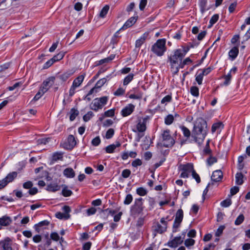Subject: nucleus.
Returning a JSON list of instances; mask_svg holds the SVG:
<instances>
[{
    "label": "nucleus",
    "mask_w": 250,
    "mask_h": 250,
    "mask_svg": "<svg viewBox=\"0 0 250 250\" xmlns=\"http://www.w3.org/2000/svg\"><path fill=\"white\" fill-rule=\"evenodd\" d=\"M187 51L183 49L174 50L168 57L170 70L173 75L177 74L181 68L182 61L185 56Z\"/></svg>",
    "instance_id": "f257e3e1"
},
{
    "label": "nucleus",
    "mask_w": 250,
    "mask_h": 250,
    "mask_svg": "<svg viewBox=\"0 0 250 250\" xmlns=\"http://www.w3.org/2000/svg\"><path fill=\"white\" fill-rule=\"evenodd\" d=\"M207 123L202 118L197 119L192 131V137L198 144H201L207 134Z\"/></svg>",
    "instance_id": "f03ea898"
},
{
    "label": "nucleus",
    "mask_w": 250,
    "mask_h": 250,
    "mask_svg": "<svg viewBox=\"0 0 250 250\" xmlns=\"http://www.w3.org/2000/svg\"><path fill=\"white\" fill-rule=\"evenodd\" d=\"M151 51L157 56L161 57L167 51L166 40L161 39L158 40L151 46Z\"/></svg>",
    "instance_id": "7ed1b4c3"
},
{
    "label": "nucleus",
    "mask_w": 250,
    "mask_h": 250,
    "mask_svg": "<svg viewBox=\"0 0 250 250\" xmlns=\"http://www.w3.org/2000/svg\"><path fill=\"white\" fill-rule=\"evenodd\" d=\"M149 117H138L135 124L132 126V131L134 132H144L146 129V125L149 121Z\"/></svg>",
    "instance_id": "20e7f679"
},
{
    "label": "nucleus",
    "mask_w": 250,
    "mask_h": 250,
    "mask_svg": "<svg viewBox=\"0 0 250 250\" xmlns=\"http://www.w3.org/2000/svg\"><path fill=\"white\" fill-rule=\"evenodd\" d=\"M162 142L159 145L165 147H171L175 144V140L171 136L170 130H164L161 134Z\"/></svg>",
    "instance_id": "39448f33"
},
{
    "label": "nucleus",
    "mask_w": 250,
    "mask_h": 250,
    "mask_svg": "<svg viewBox=\"0 0 250 250\" xmlns=\"http://www.w3.org/2000/svg\"><path fill=\"white\" fill-rule=\"evenodd\" d=\"M160 222L162 224H160L159 222L154 223L152 227L153 234L154 236L157 233L162 234L167 230V222L165 220V219L162 218Z\"/></svg>",
    "instance_id": "423d86ee"
},
{
    "label": "nucleus",
    "mask_w": 250,
    "mask_h": 250,
    "mask_svg": "<svg viewBox=\"0 0 250 250\" xmlns=\"http://www.w3.org/2000/svg\"><path fill=\"white\" fill-rule=\"evenodd\" d=\"M107 101L108 97L106 96L96 98L92 102L90 107L92 110L97 111L107 104Z\"/></svg>",
    "instance_id": "0eeeda50"
},
{
    "label": "nucleus",
    "mask_w": 250,
    "mask_h": 250,
    "mask_svg": "<svg viewBox=\"0 0 250 250\" xmlns=\"http://www.w3.org/2000/svg\"><path fill=\"white\" fill-rule=\"evenodd\" d=\"M178 168L181 171L180 177L183 178H188L190 173L192 174L194 170L193 165L190 163L186 165H180Z\"/></svg>",
    "instance_id": "6e6552de"
},
{
    "label": "nucleus",
    "mask_w": 250,
    "mask_h": 250,
    "mask_svg": "<svg viewBox=\"0 0 250 250\" xmlns=\"http://www.w3.org/2000/svg\"><path fill=\"white\" fill-rule=\"evenodd\" d=\"M85 75L83 74L77 77L73 82L69 89V96H72L76 92V89L79 87L83 81Z\"/></svg>",
    "instance_id": "1a4fd4ad"
},
{
    "label": "nucleus",
    "mask_w": 250,
    "mask_h": 250,
    "mask_svg": "<svg viewBox=\"0 0 250 250\" xmlns=\"http://www.w3.org/2000/svg\"><path fill=\"white\" fill-rule=\"evenodd\" d=\"M132 211L136 214H139L142 212L144 209L143 199L139 198L136 199L134 202V205L132 207Z\"/></svg>",
    "instance_id": "9d476101"
},
{
    "label": "nucleus",
    "mask_w": 250,
    "mask_h": 250,
    "mask_svg": "<svg viewBox=\"0 0 250 250\" xmlns=\"http://www.w3.org/2000/svg\"><path fill=\"white\" fill-rule=\"evenodd\" d=\"M62 210L64 212H57L55 214L56 217L60 219L67 220L70 217L69 213L71 211L70 208L67 206H64L62 208Z\"/></svg>",
    "instance_id": "9b49d317"
},
{
    "label": "nucleus",
    "mask_w": 250,
    "mask_h": 250,
    "mask_svg": "<svg viewBox=\"0 0 250 250\" xmlns=\"http://www.w3.org/2000/svg\"><path fill=\"white\" fill-rule=\"evenodd\" d=\"M135 105L132 104H127L121 111V115L123 117L130 115L135 110Z\"/></svg>",
    "instance_id": "f8f14e48"
},
{
    "label": "nucleus",
    "mask_w": 250,
    "mask_h": 250,
    "mask_svg": "<svg viewBox=\"0 0 250 250\" xmlns=\"http://www.w3.org/2000/svg\"><path fill=\"white\" fill-rule=\"evenodd\" d=\"M55 78L51 77L46 79L40 87L44 92L46 93L48 90L53 85Z\"/></svg>",
    "instance_id": "ddd939ff"
},
{
    "label": "nucleus",
    "mask_w": 250,
    "mask_h": 250,
    "mask_svg": "<svg viewBox=\"0 0 250 250\" xmlns=\"http://www.w3.org/2000/svg\"><path fill=\"white\" fill-rule=\"evenodd\" d=\"M107 82V79L103 78L100 79L96 83L95 86L90 90V94L96 93L101 90V87Z\"/></svg>",
    "instance_id": "4468645a"
},
{
    "label": "nucleus",
    "mask_w": 250,
    "mask_h": 250,
    "mask_svg": "<svg viewBox=\"0 0 250 250\" xmlns=\"http://www.w3.org/2000/svg\"><path fill=\"white\" fill-rule=\"evenodd\" d=\"M183 216L184 213L182 209H178L176 213L175 218L173 225L174 228H177L179 226L183 220Z\"/></svg>",
    "instance_id": "2eb2a0df"
},
{
    "label": "nucleus",
    "mask_w": 250,
    "mask_h": 250,
    "mask_svg": "<svg viewBox=\"0 0 250 250\" xmlns=\"http://www.w3.org/2000/svg\"><path fill=\"white\" fill-rule=\"evenodd\" d=\"M183 242V240L181 236H177L172 240L169 241L166 245L171 248H175L181 245Z\"/></svg>",
    "instance_id": "dca6fc26"
},
{
    "label": "nucleus",
    "mask_w": 250,
    "mask_h": 250,
    "mask_svg": "<svg viewBox=\"0 0 250 250\" xmlns=\"http://www.w3.org/2000/svg\"><path fill=\"white\" fill-rule=\"evenodd\" d=\"M11 245V241L8 238L0 242V249L2 250H12Z\"/></svg>",
    "instance_id": "f3484780"
},
{
    "label": "nucleus",
    "mask_w": 250,
    "mask_h": 250,
    "mask_svg": "<svg viewBox=\"0 0 250 250\" xmlns=\"http://www.w3.org/2000/svg\"><path fill=\"white\" fill-rule=\"evenodd\" d=\"M76 145V140L72 135L68 136L65 143V147L67 149H72Z\"/></svg>",
    "instance_id": "a211bd4d"
},
{
    "label": "nucleus",
    "mask_w": 250,
    "mask_h": 250,
    "mask_svg": "<svg viewBox=\"0 0 250 250\" xmlns=\"http://www.w3.org/2000/svg\"><path fill=\"white\" fill-rule=\"evenodd\" d=\"M223 173L220 170H217L213 172L211 179L212 182H218L222 180Z\"/></svg>",
    "instance_id": "6ab92c4d"
},
{
    "label": "nucleus",
    "mask_w": 250,
    "mask_h": 250,
    "mask_svg": "<svg viewBox=\"0 0 250 250\" xmlns=\"http://www.w3.org/2000/svg\"><path fill=\"white\" fill-rule=\"evenodd\" d=\"M149 33L146 32L144 33L138 40H136L135 46L136 48H140L145 42L146 40L148 38Z\"/></svg>",
    "instance_id": "aec40b11"
},
{
    "label": "nucleus",
    "mask_w": 250,
    "mask_h": 250,
    "mask_svg": "<svg viewBox=\"0 0 250 250\" xmlns=\"http://www.w3.org/2000/svg\"><path fill=\"white\" fill-rule=\"evenodd\" d=\"M224 125L221 122H217L214 123L211 126V132L212 133L217 131L220 133L221 130L224 128Z\"/></svg>",
    "instance_id": "412c9836"
},
{
    "label": "nucleus",
    "mask_w": 250,
    "mask_h": 250,
    "mask_svg": "<svg viewBox=\"0 0 250 250\" xmlns=\"http://www.w3.org/2000/svg\"><path fill=\"white\" fill-rule=\"evenodd\" d=\"M121 145V144L119 142H116L115 144L107 146L105 148V151L107 153H113L116 148L120 147Z\"/></svg>",
    "instance_id": "4be33fe9"
},
{
    "label": "nucleus",
    "mask_w": 250,
    "mask_h": 250,
    "mask_svg": "<svg viewBox=\"0 0 250 250\" xmlns=\"http://www.w3.org/2000/svg\"><path fill=\"white\" fill-rule=\"evenodd\" d=\"M136 21L137 19L135 17H131L125 23V24L120 30H124L129 27H131L136 22Z\"/></svg>",
    "instance_id": "5701e85b"
},
{
    "label": "nucleus",
    "mask_w": 250,
    "mask_h": 250,
    "mask_svg": "<svg viewBox=\"0 0 250 250\" xmlns=\"http://www.w3.org/2000/svg\"><path fill=\"white\" fill-rule=\"evenodd\" d=\"M239 53L237 47H233L229 52V58L231 61H233L238 56Z\"/></svg>",
    "instance_id": "b1692460"
},
{
    "label": "nucleus",
    "mask_w": 250,
    "mask_h": 250,
    "mask_svg": "<svg viewBox=\"0 0 250 250\" xmlns=\"http://www.w3.org/2000/svg\"><path fill=\"white\" fill-rule=\"evenodd\" d=\"M63 173L65 177L69 178H73L75 175V172L72 168H67L65 169Z\"/></svg>",
    "instance_id": "393cba45"
},
{
    "label": "nucleus",
    "mask_w": 250,
    "mask_h": 250,
    "mask_svg": "<svg viewBox=\"0 0 250 250\" xmlns=\"http://www.w3.org/2000/svg\"><path fill=\"white\" fill-rule=\"evenodd\" d=\"M18 173L17 172L13 171L9 173L5 178L8 184L12 182L17 176Z\"/></svg>",
    "instance_id": "a878e982"
},
{
    "label": "nucleus",
    "mask_w": 250,
    "mask_h": 250,
    "mask_svg": "<svg viewBox=\"0 0 250 250\" xmlns=\"http://www.w3.org/2000/svg\"><path fill=\"white\" fill-rule=\"evenodd\" d=\"M60 187L56 184H51L47 186L46 189L49 191L55 192L60 189Z\"/></svg>",
    "instance_id": "bb28decb"
},
{
    "label": "nucleus",
    "mask_w": 250,
    "mask_h": 250,
    "mask_svg": "<svg viewBox=\"0 0 250 250\" xmlns=\"http://www.w3.org/2000/svg\"><path fill=\"white\" fill-rule=\"evenodd\" d=\"M243 182V175L241 173H237L235 175L236 184L238 185H241Z\"/></svg>",
    "instance_id": "cd10ccee"
},
{
    "label": "nucleus",
    "mask_w": 250,
    "mask_h": 250,
    "mask_svg": "<svg viewBox=\"0 0 250 250\" xmlns=\"http://www.w3.org/2000/svg\"><path fill=\"white\" fill-rule=\"evenodd\" d=\"M174 121V116L172 114H168L165 118V124L167 125H170Z\"/></svg>",
    "instance_id": "c85d7f7f"
},
{
    "label": "nucleus",
    "mask_w": 250,
    "mask_h": 250,
    "mask_svg": "<svg viewBox=\"0 0 250 250\" xmlns=\"http://www.w3.org/2000/svg\"><path fill=\"white\" fill-rule=\"evenodd\" d=\"M134 74L133 73H129L124 79L123 84L124 85H127L133 79Z\"/></svg>",
    "instance_id": "c756f323"
},
{
    "label": "nucleus",
    "mask_w": 250,
    "mask_h": 250,
    "mask_svg": "<svg viewBox=\"0 0 250 250\" xmlns=\"http://www.w3.org/2000/svg\"><path fill=\"white\" fill-rule=\"evenodd\" d=\"M11 223V219L8 217H3L0 218V225L6 226L10 224Z\"/></svg>",
    "instance_id": "7c9ffc66"
},
{
    "label": "nucleus",
    "mask_w": 250,
    "mask_h": 250,
    "mask_svg": "<svg viewBox=\"0 0 250 250\" xmlns=\"http://www.w3.org/2000/svg\"><path fill=\"white\" fill-rule=\"evenodd\" d=\"M65 55V52L62 51L59 53L58 54L55 55L52 58V60L54 61V62H57L58 61H60L62 60L63 57Z\"/></svg>",
    "instance_id": "2f4dec72"
},
{
    "label": "nucleus",
    "mask_w": 250,
    "mask_h": 250,
    "mask_svg": "<svg viewBox=\"0 0 250 250\" xmlns=\"http://www.w3.org/2000/svg\"><path fill=\"white\" fill-rule=\"evenodd\" d=\"M190 92L191 94L195 97H198L199 95V88L195 86L190 87Z\"/></svg>",
    "instance_id": "473e14b6"
},
{
    "label": "nucleus",
    "mask_w": 250,
    "mask_h": 250,
    "mask_svg": "<svg viewBox=\"0 0 250 250\" xmlns=\"http://www.w3.org/2000/svg\"><path fill=\"white\" fill-rule=\"evenodd\" d=\"M219 15L214 14L211 18L209 21V24L208 25V27H211L214 24H215L219 19Z\"/></svg>",
    "instance_id": "72a5a7b5"
},
{
    "label": "nucleus",
    "mask_w": 250,
    "mask_h": 250,
    "mask_svg": "<svg viewBox=\"0 0 250 250\" xmlns=\"http://www.w3.org/2000/svg\"><path fill=\"white\" fill-rule=\"evenodd\" d=\"M172 100V96L171 95H167L164 97L161 100V103L166 105L168 103Z\"/></svg>",
    "instance_id": "f704fd0d"
},
{
    "label": "nucleus",
    "mask_w": 250,
    "mask_h": 250,
    "mask_svg": "<svg viewBox=\"0 0 250 250\" xmlns=\"http://www.w3.org/2000/svg\"><path fill=\"white\" fill-rule=\"evenodd\" d=\"M195 243V241L194 240L188 238L184 242V244L186 247H187L188 249H190V247L191 246H192L194 245Z\"/></svg>",
    "instance_id": "c9c22d12"
},
{
    "label": "nucleus",
    "mask_w": 250,
    "mask_h": 250,
    "mask_svg": "<svg viewBox=\"0 0 250 250\" xmlns=\"http://www.w3.org/2000/svg\"><path fill=\"white\" fill-rule=\"evenodd\" d=\"M72 192L66 186H65L62 190V194L64 197H69L71 195Z\"/></svg>",
    "instance_id": "e433bc0d"
},
{
    "label": "nucleus",
    "mask_w": 250,
    "mask_h": 250,
    "mask_svg": "<svg viewBox=\"0 0 250 250\" xmlns=\"http://www.w3.org/2000/svg\"><path fill=\"white\" fill-rule=\"evenodd\" d=\"M136 193L139 195L143 196L146 195V194L147 193V191L146 188H145L143 187H140V188H137Z\"/></svg>",
    "instance_id": "4c0bfd02"
},
{
    "label": "nucleus",
    "mask_w": 250,
    "mask_h": 250,
    "mask_svg": "<svg viewBox=\"0 0 250 250\" xmlns=\"http://www.w3.org/2000/svg\"><path fill=\"white\" fill-rule=\"evenodd\" d=\"M109 9V7L108 5L104 6L101 10L100 13V16L101 18H104L107 14Z\"/></svg>",
    "instance_id": "58836bf2"
},
{
    "label": "nucleus",
    "mask_w": 250,
    "mask_h": 250,
    "mask_svg": "<svg viewBox=\"0 0 250 250\" xmlns=\"http://www.w3.org/2000/svg\"><path fill=\"white\" fill-rule=\"evenodd\" d=\"M180 128L185 137H189L190 136V131L187 127L185 126H180Z\"/></svg>",
    "instance_id": "ea45409f"
},
{
    "label": "nucleus",
    "mask_w": 250,
    "mask_h": 250,
    "mask_svg": "<svg viewBox=\"0 0 250 250\" xmlns=\"http://www.w3.org/2000/svg\"><path fill=\"white\" fill-rule=\"evenodd\" d=\"M79 112L77 110L72 108L70 110V120L71 121H73L76 117V116L78 115Z\"/></svg>",
    "instance_id": "a19ab883"
},
{
    "label": "nucleus",
    "mask_w": 250,
    "mask_h": 250,
    "mask_svg": "<svg viewBox=\"0 0 250 250\" xmlns=\"http://www.w3.org/2000/svg\"><path fill=\"white\" fill-rule=\"evenodd\" d=\"M244 216L243 214H240L235 221L234 224L236 226L241 224L244 220Z\"/></svg>",
    "instance_id": "79ce46f5"
},
{
    "label": "nucleus",
    "mask_w": 250,
    "mask_h": 250,
    "mask_svg": "<svg viewBox=\"0 0 250 250\" xmlns=\"http://www.w3.org/2000/svg\"><path fill=\"white\" fill-rule=\"evenodd\" d=\"M62 153L61 152H55L52 155V160L57 161L59 160H62Z\"/></svg>",
    "instance_id": "37998d69"
},
{
    "label": "nucleus",
    "mask_w": 250,
    "mask_h": 250,
    "mask_svg": "<svg viewBox=\"0 0 250 250\" xmlns=\"http://www.w3.org/2000/svg\"><path fill=\"white\" fill-rule=\"evenodd\" d=\"M133 200V197L131 194H127L124 201V203L125 205H129Z\"/></svg>",
    "instance_id": "c03bdc74"
},
{
    "label": "nucleus",
    "mask_w": 250,
    "mask_h": 250,
    "mask_svg": "<svg viewBox=\"0 0 250 250\" xmlns=\"http://www.w3.org/2000/svg\"><path fill=\"white\" fill-rule=\"evenodd\" d=\"M48 224H49L48 221H47L46 220H44V221L39 222L38 224L35 225V228L38 232H39L40 230L38 229V227H42L43 226H47Z\"/></svg>",
    "instance_id": "a18cd8bd"
},
{
    "label": "nucleus",
    "mask_w": 250,
    "mask_h": 250,
    "mask_svg": "<svg viewBox=\"0 0 250 250\" xmlns=\"http://www.w3.org/2000/svg\"><path fill=\"white\" fill-rule=\"evenodd\" d=\"M125 89L122 87H119L117 90L114 92V95L116 96H120L124 94L125 92Z\"/></svg>",
    "instance_id": "49530a36"
},
{
    "label": "nucleus",
    "mask_w": 250,
    "mask_h": 250,
    "mask_svg": "<svg viewBox=\"0 0 250 250\" xmlns=\"http://www.w3.org/2000/svg\"><path fill=\"white\" fill-rule=\"evenodd\" d=\"M220 204L222 207L227 208L231 204V201L230 199H227L222 201Z\"/></svg>",
    "instance_id": "de8ad7c7"
},
{
    "label": "nucleus",
    "mask_w": 250,
    "mask_h": 250,
    "mask_svg": "<svg viewBox=\"0 0 250 250\" xmlns=\"http://www.w3.org/2000/svg\"><path fill=\"white\" fill-rule=\"evenodd\" d=\"M142 165V161L140 159H136L132 161L131 165L133 167H136Z\"/></svg>",
    "instance_id": "09e8293b"
},
{
    "label": "nucleus",
    "mask_w": 250,
    "mask_h": 250,
    "mask_svg": "<svg viewBox=\"0 0 250 250\" xmlns=\"http://www.w3.org/2000/svg\"><path fill=\"white\" fill-rule=\"evenodd\" d=\"M114 134V130L112 128L109 129L106 132L105 138L107 139L111 138Z\"/></svg>",
    "instance_id": "8fccbe9b"
},
{
    "label": "nucleus",
    "mask_w": 250,
    "mask_h": 250,
    "mask_svg": "<svg viewBox=\"0 0 250 250\" xmlns=\"http://www.w3.org/2000/svg\"><path fill=\"white\" fill-rule=\"evenodd\" d=\"M101 143V139L99 136L96 137L92 139L91 144L94 146H98Z\"/></svg>",
    "instance_id": "3c124183"
},
{
    "label": "nucleus",
    "mask_w": 250,
    "mask_h": 250,
    "mask_svg": "<svg viewBox=\"0 0 250 250\" xmlns=\"http://www.w3.org/2000/svg\"><path fill=\"white\" fill-rule=\"evenodd\" d=\"M93 116V113L91 111L88 112L85 115H84L83 117V119L85 122H87Z\"/></svg>",
    "instance_id": "603ef678"
},
{
    "label": "nucleus",
    "mask_w": 250,
    "mask_h": 250,
    "mask_svg": "<svg viewBox=\"0 0 250 250\" xmlns=\"http://www.w3.org/2000/svg\"><path fill=\"white\" fill-rule=\"evenodd\" d=\"M191 62L192 61L189 57L186 58L185 60H184L183 61L182 60V61L181 68H184L185 65H188L191 63Z\"/></svg>",
    "instance_id": "864d4df0"
},
{
    "label": "nucleus",
    "mask_w": 250,
    "mask_h": 250,
    "mask_svg": "<svg viewBox=\"0 0 250 250\" xmlns=\"http://www.w3.org/2000/svg\"><path fill=\"white\" fill-rule=\"evenodd\" d=\"M131 174V171L128 169H125L123 170L122 172V176L124 178H127L129 177V176Z\"/></svg>",
    "instance_id": "5fc2aeb1"
},
{
    "label": "nucleus",
    "mask_w": 250,
    "mask_h": 250,
    "mask_svg": "<svg viewBox=\"0 0 250 250\" xmlns=\"http://www.w3.org/2000/svg\"><path fill=\"white\" fill-rule=\"evenodd\" d=\"M204 75L203 74L200 73L196 76V81L198 84L201 85L202 83Z\"/></svg>",
    "instance_id": "6e6d98bb"
},
{
    "label": "nucleus",
    "mask_w": 250,
    "mask_h": 250,
    "mask_svg": "<svg viewBox=\"0 0 250 250\" xmlns=\"http://www.w3.org/2000/svg\"><path fill=\"white\" fill-rule=\"evenodd\" d=\"M250 38V27L249 29L247 31L246 34L243 36L242 39V43H244L245 42L248 41Z\"/></svg>",
    "instance_id": "4d7b16f0"
},
{
    "label": "nucleus",
    "mask_w": 250,
    "mask_h": 250,
    "mask_svg": "<svg viewBox=\"0 0 250 250\" xmlns=\"http://www.w3.org/2000/svg\"><path fill=\"white\" fill-rule=\"evenodd\" d=\"M224 229L225 227L224 226H220L215 232V236L217 237L220 236L223 233Z\"/></svg>",
    "instance_id": "13d9d810"
},
{
    "label": "nucleus",
    "mask_w": 250,
    "mask_h": 250,
    "mask_svg": "<svg viewBox=\"0 0 250 250\" xmlns=\"http://www.w3.org/2000/svg\"><path fill=\"white\" fill-rule=\"evenodd\" d=\"M51 239L55 241H58L60 239V236L57 232H52L50 234Z\"/></svg>",
    "instance_id": "bf43d9fd"
},
{
    "label": "nucleus",
    "mask_w": 250,
    "mask_h": 250,
    "mask_svg": "<svg viewBox=\"0 0 250 250\" xmlns=\"http://www.w3.org/2000/svg\"><path fill=\"white\" fill-rule=\"evenodd\" d=\"M191 174L192 177L196 180L197 183H199L201 182V179L199 175L196 172L195 170L193 171Z\"/></svg>",
    "instance_id": "052dcab7"
},
{
    "label": "nucleus",
    "mask_w": 250,
    "mask_h": 250,
    "mask_svg": "<svg viewBox=\"0 0 250 250\" xmlns=\"http://www.w3.org/2000/svg\"><path fill=\"white\" fill-rule=\"evenodd\" d=\"M96 211H97V209L95 208L91 207V208H88V209H87L86 212H87V215L90 216V215H93V214H95V213L96 212Z\"/></svg>",
    "instance_id": "680f3d73"
},
{
    "label": "nucleus",
    "mask_w": 250,
    "mask_h": 250,
    "mask_svg": "<svg viewBox=\"0 0 250 250\" xmlns=\"http://www.w3.org/2000/svg\"><path fill=\"white\" fill-rule=\"evenodd\" d=\"M147 1V0H141L139 4V8L141 10H143L145 8Z\"/></svg>",
    "instance_id": "e2e57ef3"
},
{
    "label": "nucleus",
    "mask_w": 250,
    "mask_h": 250,
    "mask_svg": "<svg viewBox=\"0 0 250 250\" xmlns=\"http://www.w3.org/2000/svg\"><path fill=\"white\" fill-rule=\"evenodd\" d=\"M128 97L131 99H141L142 98V94H139L136 95L131 94L129 95Z\"/></svg>",
    "instance_id": "0e129e2a"
},
{
    "label": "nucleus",
    "mask_w": 250,
    "mask_h": 250,
    "mask_svg": "<svg viewBox=\"0 0 250 250\" xmlns=\"http://www.w3.org/2000/svg\"><path fill=\"white\" fill-rule=\"evenodd\" d=\"M217 161L216 159L214 157H210L207 161L208 166H211Z\"/></svg>",
    "instance_id": "69168bd1"
},
{
    "label": "nucleus",
    "mask_w": 250,
    "mask_h": 250,
    "mask_svg": "<svg viewBox=\"0 0 250 250\" xmlns=\"http://www.w3.org/2000/svg\"><path fill=\"white\" fill-rule=\"evenodd\" d=\"M200 0L199 5L201 7L202 11H203L206 8L207 0Z\"/></svg>",
    "instance_id": "338daca9"
},
{
    "label": "nucleus",
    "mask_w": 250,
    "mask_h": 250,
    "mask_svg": "<svg viewBox=\"0 0 250 250\" xmlns=\"http://www.w3.org/2000/svg\"><path fill=\"white\" fill-rule=\"evenodd\" d=\"M114 110L109 109L104 112V115L106 117H113L114 115Z\"/></svg>",
    "instance_id": "774afa93"
}]
</instances>
